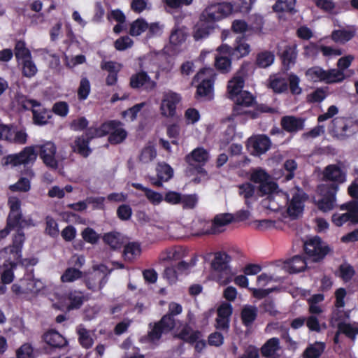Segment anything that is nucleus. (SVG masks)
Segmentation results:
<instances>
[{
	"label": "nucleus",
	"instance_id": "obj_1",
	"mask_svg": "<svg viewBox=\"0 0 358 358\" xmlns=\"http://www.w3.org/2000/svg\"><path fill=\"white\" fill-rule=\"evenodd\" d=\"M303 250L309 259L314 262L322 261L331 252V248L317 236L306 241Z\"/></svg>",
	"mask_w": 358,
	"mask_h": 358
},
{
	"label": "nucleus",
	"instance_id": "obj_2",
	"mask_svg": "<svg viewBox=\"0 0 358 358\" xmlns=\"http://www.w3.org/2000/svg\"><path fill=\"white\" fill-rule=\"evenodd\" d=\"M220 55H227L234 60H238L248 55L251 51L250 45L246 42L243 36H238L233 47L227 44H222L217 48Z\"/></svg>",
	"mask_w": 358,
	"mask_h": 358
},
{
	"label": "nucleus",
	"instance_id": "obj_3",
	"mask_svg": "<svg viewBox=\"0 0 358 358\" xmlns=\"http://www.w3.org/2000/svg\"><path fill=\"white\" fill-rule=\"evenodd\" d=\"M232 10V6L229 3H220L208 6L201 14L200 22H208L213 26L214 24L227 16Z\"/></svg>",
	"mask_w": 358,
	"mask_h": 358
},
{
	"label": "nucleus",
	"instance_id": "obj_4",
	"mask_svg": "<svg viewBox=\"0 0 358 358\" xmlns=\"http://www.w3.org/2000/svg\"><path fill=\"white\" fill-rule=\"evenodd\" d=\"M323 181L329 183H324L319 185L324 188L329 187H336V191L339 189V186L346 181V173L337 164L327 165L322 172Z\"/></svg>",
	"mask_w": 358,
	"mask_h": 358
},
{
	"label": "nucleus",
	"instance_id": "obj_5",
	"mask_svg": "<svg viewBox=\"0 0 358 358\" xmlns=\"http://www.w3.org/2000/svg\"><path fill=\"white\" fill-rule=\"evenodd\" d=\"M149 328L150 330L145 336V339L154 343L159 341L163 334L171 332L175 328V324L170 320L169 316H163L159 321L150 323Z\"/></svg>",
	"mask_w": 358,
	"mask_h": 358
},
{
	"label": "nucleus",
	"instance_id": "obj_6",
	"mask_svg": "<svg viewBox=\"0 0 358 358\" xmlns=\"http://www.w3.org/2000/svg\"><path fill=\"white\" fill-rule=\"evenodd\" d=\"M192 83H199L195 93L196 99L210 101L213 99L214 79L213 78H204V72L200 71L193 78Z\"/></svg>",
	"mask_w": 358,
	"mask_h": 358
},
{
	"label": "nucleus",
	"instance_id": "obj_7",
	"mask_svg": "<svg viewBox=\"0 0 358 358\" xmlns=\"http://www.w3.org/2000/svg\"><path fill=\"white\" fill-rule=\"evenodd\" d=\"M38 153L35 150V147L27 146L18 154L9 155L4 158L3 164L5 165L11 164L14 166L23 164L24 166L32 164L37 158Z\"/></svg>",
	"mask_w": 358,
	"mask_h": 358
},
{
	"label": "nucleus",
	"instance_id": "obj_8",
	"mask_svg": "<svg viewBox=\"0 0 358 358\" xmlns=\"http://www.w3.org/2000/svg\"><path fill=\"white\" fill-rule=\"evenodd\" d=\"M21 205L22 202L19 198L10 196L8 200L10 210L6 220L22 227L34 225L31 219H26L23 217Z\"/></svg>",
	"mask_w": 358,
	"mask_h": 358
},
{
	"label": "nucleus",
	"instance_id": "obj_9",
	"mask_svg": "<svg viewBox=\"0 0 358 358\" xmlns=\"http://www.w3.org/2000/svg\"><path fill=\"white\" fill-rule=\"evenodd\" d=\"M27 226L16 227L15 231L12 235L11 243L4 248L5 252L9 254L13 259H20L22 248L26 241L23 229Z\"/></svg>",
	"mask_w": 358,
	"mask_h": 358
},
{
	"label": "nucleus",
	"instance_id": "obj_10",
	"mask_svg": "<svg viewBox=\"0 0 358 358\" xmlns=\"http://www.w3.org/2000/svg\"><path fill=\"white\" fill-rule=\"evenodd\" d=\"M181 101V96L176 92H169L163 96L160 105V112L162 116L173 117L176 115V108Z\"/></svg>",
	"mask_w": 358,
	"mask_h": 358
},
{
	"label": "nucleus",
	"instance_id": "obj_11",
	"mask_svg": "<svg viewBox=\"0 0 358 358\" xmlns=\"http://www.w3.org/2000/svg\"><path fill=\"white\" fill-rule=\"evenodd\" d=\"M318 189L322 195L321 199L317 202L318 208L322 212H328L334 209L336 206V187H329L324 188L322 187H318Z\"/></svg>",
	"mask_w": 358,
	"mask_h": 358
},
{
	"label": "nucleus",
	"instance_id": "obj_12",
	"mask_svg": "<svg viewBox=\"0 0 358 358\" xmlns=\"http://www.w3.org/2000/svg\"><path fill=\"white\" fill-rule=\"evenodd\" d=\"M57 147L51 141L39 145V155L44 164L52 169H57L59 164L56 159Z\"/></svg>",
	"mask_w": 358,
	"mask_h": 358
},
{
	"label": "nucleus",
	"instance_id": "obj_13",
	"mask_svg": "<svg viewBox=\"0 0 358 358\" xmlns=\"http://www.w3.org/2000/svg\"><path fill=\"white\" fill-rule=\"evenodd\" d=\"M271 145V140L267 136L257 135L248 139L247 147L251 155L260 156L269 150Z\"/></svg>",
	"mask_w": 358,
	"mask_h": 358
},
{
	"label": "nucleus",
	"instance_id": "obj_14",
	"mask_svg": "<svg viewBox=\"0 0 358 358\" xmlns=\"http://www.w3.org/2000/svg\"><path fill=\"white\" fill-rule=\"evenodd\" d=\"M129 85L132 89L138 90L143 88L145 91L149 92L156 87L157 83L150 78L147 72L141 71L130 77Z\"/></svg>",
	"mask_w": 358,
	"mask_h": 358
},
{
	"label": "nucleus",
	"instance_id": "obj_15",
	"mask_svg": "<svg viewBox=\"0 0 358 358\" xmlns=\"http://www.w3.org/2000/svg\"><path fill=\"white\" fill-rule=\"evenodd\" d=\"M248 64V63L244 62L241 65L238 71V74L241 75H237L229 81L227 85V92L229 94V97L231 99H234L236 95L243 92L242 89L243 88L245 83L244 76Z\"/></svg>",
	"mask_w": 358,
	"mask_h": 358
},
{
	"label": "nucleus",
	"instance_id": "obj_16",
	"mask_svg": "<svg viewBox=\"0 0 358 358\" xmlns=\"http://www.w3.org/2000/svg\"><path fill=\"white\" fill-rule=\"evenodd\" d=\"M43 341L51 348L62 349L68 345V341L55 329H50L42 336Z\"/></svg>",
	"mask_w": 358,
	"mask_h": 358
},
{
	"label": "nucleus",
	"instance_id": "obj_17",
	"mask_svg": "<svg viewBox=\"0 0 358 358\" xmlns=\"http://www.w3.org/2000/svg\"><path fill=\"white\" fill-rule=\"evenodd\" d=\"M157 179L152 178V184L156 187H162L164 182H168L173 176V169L168 164L159 163L157 168Z\"/></svg>",
	"mask_w": 358,
	"mask_h": 358
},
{
	"label": "nucleus",
	"instance_id": "obj_18",
	"mask_svg": "<svg viewBox=\"0 0 358 358\" xmlns=\"http://www.w3.org/2000/svg\"><path fill=\"white\" fill-rule=\"evenodd\" d=\"M231 100L234 101L233 113L234 115H241L243 113V112L241 111V107H250L252 106L255 102V97L250 92L243 91Z\"/></svg>",
	"mask_w": 358,
	"mask_h": 358
},
{
	"label": "nucleus",
	"instance_id": "obj_19",
	"mask_svg": "<svg viewBox=\"0 0 358 358\" xmlns=\"http://www.w3.org/2000/svg\"><path fill=\"white\" fill-rule=\"evenodd\" d=\"M108 122H114V128H109L108 130V142L112 145H117L122 143L127 137V131L122 128L123 123L120 120H109Z\"/></svg>",
	"mask_w": 358,
	"mask_h": 358
},
{
	"label": "nucleus",
	"instance_id": "obj_20",
	"mask_svg": "<svg viewBox=\"0 0 358 358\" xmlns=\"http://www.w3.org/2000/svg\"><path fill=\"white\" fill-rule=\"evenodd\" d=\"M231 256L229 255L227 252H217L215 255L214 259L211 263V267L215 271L229 275L231 271L229 263L231 262Z\"/></svg>",
	"mask_w": 358,
	"mask_h": 358
},
{
	"label": "nucleus",
	"instance_id": "obj_21",
	"mask_svg": "<svg viewBox=\"0 0 358 358\" xmlns=\"http://www.w3.org/2000/svg\"><path fill=\"white\" fill-rule=\"evenodd\" d=\"M282 129L288 133H296L304 128V119L292 115L284 116L281 118Z\"/></svg>",
	"mask_w": 358,
	"mask_h": 358
},
{
	"label": "nucleus",
	"instance_id": "obj_22",
	"mask_svg": "<svg viewBox=\"0 0 358 358\" xmlns=\"http://www.w3.org/2000/svg\"><path fill=\"white\" fill-rule=\"evenodd\" d=\"M69 311L80 309L87 300L84 293L79 290H70L65 294Z\"/></svg>",
	"mask_w": 358,
	"mask_h": 358
},
{
	"label": "nucleus",
	"instance_id": "obj_23",
	"mask_svg": "<svg viewBox=\"0 0 358 358\" xmlns=\"http://www.w3.org/2000/svg\"><path fill=\"white\" fill-rule=\"evenodd\" d=\"M101 69L107 71L108 74L106 78V84L108 86L115 85L118 79V73L121 69V65L113 61L104 62L101 64Z\"/></svg>",
	"mask_w": 358,
	"mask_h": 358
},
{
	"label": "nucleus",
	"instance_id": "obj_24",
	"mask_svg": "<svg viewBox=\"0 0 358 358\" xmlns=\"http://www.w3.org/2000/svg\"><path fill=\"white\" fill-rule=\"evenodd\" d=\"M284 267L289 273H298L306 270L307 262L303 256L295 255L285 262Z\"/></svg>",
	"mask_w": 358,
	"mask_h": 358
},
{
	"label": "nucleus",
	"instance_id": "obj_25",
	"mask_svg": "<svg viewBox=\"0 0 358 358\" xmlns=\"http://www.w3.org/2000/svg\"><path fill=\"white\" fill-rule=\"evenodd\" d=\"M114 122H105L101 124L99 127H89L87 128L85 134L83 135L89 141H91L94 138L103 137L108 134L109 128H114Z\"/></svg>",
	"mask_w": 358,
	"mask_h": 358
},
{
	"label": "nucleus",
	"instance_id": "obj_26",
	"mask_svg": "<svg viewBox=\"0 0 358 358\" xmlns=\"http://www.w3.org/2000/svg\"><path fill=\"white\" fill-rule=\"evenodd\" d=\"M208 160V152L203 148H197L193 150L185 157V162L189 166H194V163L204 165Z\"/></svg>",
	"mask_w": 358,
	"mask_h": 358
},
{
	"label": "nucleus",
	"instance_id": "obj_27",
	"mask_svg": "<svg viewBox=\"0 0 358 358\" xmlns=\"http://www.w3.org/2000/svg\"><path fill=\"white\" fill-rule=\"evenodd\" d=\"M33 122L36 125L42 126L48 122L52 117L50 112L40 102V106L32 108Z\"/></svg>",
	"mask_w": 358,
	"mask_h": 358
},
{
	"label": "nucleus",
	"instance_id": "obj_28",
	"mask_svg": "<svg viewBox=\"0 0 358 358\" xmlns=\"http://www.w3.org/2000/svg\"><path fill=\"white\" fill-rule=\"evenodd\" d=\"M258 315V309L255 306H245L241 312L242 324L245 327H250Z\"/></svg>",
	"mask_w": 358,
	"mask_h": 358
},
{
	"label": "nucleus",
	"instance_id": "obj_29",
	"mask_svg": "<svg viewBox=\"0 0 358 358\" xmlns=\"http://www.w3.org/2000/svg\"><path fill=\"white\" fill-rule=\"evenodd\" d=\"M90 141L86 139L84 136H78L72 146L73 151L83 157L87 158L92 152L90 148Z\"/></svg>",
	"mask_w": 358,
	"mask_h": 358
},
{
	"label": "nucleus",
	"instance_id": "obj_30",
	"mask_svg": "<svg viewBox=\"0 0 358 358\" xmlns=\"http://www.w3.org/2000/svg\"><path fill=\"white\" fill-rule=\"evenodd\" d=\"M235 220V217L231 213H222L217 215L212 222V227L209 233L215 234L221 231L220 227H224Z\"/></svg>",
	"mask_w": 358,
	"mask_h": 358
},
{
	"label": "nucleus",
	"instance_id": "obj_31",
	"mask_svg": "<svg viewBox=\"0 0 358 358\" xmlns=\"http://www.w3.org/2000/svg\"><path fill=\"white\" fill-rule=\"evenodd\" d=\"M141 254V246L138 242H129L124 247L122 256L127 262H132Z\"/></svg>",
	"mask_w": 358,
	"mask_h": 358
},
{
	"label": "nucleus",
	"instance_id": "obj_32",
	"mask_svg": "<svg viewBox=\"0 0 358 358\" xmlns=\"http://www.w3.org/2000/svg\"><path fill=\"white\" fill-rule=\"evenodd\" d=\"M303 196L299 193H295L289 202L287 213L291 217H298L303 210Z\"/></svg>",
	"mask_w": 358,
	"mask_h": 358
},
{
	"label": "nucleus",
	"instance_id": "obj_33",
	"mask_svg": "<svg viewBox=\"0 0 358 358\" xmlns=\"http://www.w3.org/2000/svg\"><path fill=\"white\" fill-rule=\"evenodd\" d=\"M325 343L323 342H315L310 344L303 351V358H319L325 350Z\"/></svg>",
	"mask_w": 358,
	"mask_h": 358
},
{
	"label": "nucleus",
	"instance_id": "obj_34",
	"mask_svg": "<svg viewBox=\"0 0 358 358\" xmlns=\"http://www.w3.org/2000/svg\"><path fill=\"white\" fill-rule=\"evenodd\" d=\"M17 263L15 261L6 260L3 264V272L1 275V280L3 283L10 284L14 279V270L16 268Z\"/></svg>",
	"mask_w": 358,
	"mask_h": 358
},
{
	"label": "nucleus",
	"instance_id": "obj_35",
	"mask_svg": "<svg viewBox=\"0 0 358 358\" xmlns=\"http://www.w3.org/2000/svg\"><path fill=\"white\" fill-rule=\"evenodd\" d=\"M280 349V341L273 337L268 339L261 348V353L264 357H272Z\"/></svg>",
	"mask_w": 358,
	"mask_h": 358
},
{
	"label": "nucleus",
	"instance_id": "obj_36",
	"mask_svg": "<svg viewBox=\"0 0 358 358\" xmlns=\"http://www.w3.org/2000/svg\"><path fill=\"white\" fill-rule=\"evenodd\" d=\"M199 336L200 331H193L189 326L186 325L181 329L177 337L186 343L193 344L197 341Z\"/></svg>",
	"mask_w": 358,
	"mask_h": 358
},
{
	"label": "nucleus",
	"instance_id": "obj_37",
	"mask_svg": "<svg viewBox=\"0 0 358 358\" xmlns=\"http://www.w3.org/2000/svg\"><path fill=\"white\" fill-rule=\"evenodd\" d=\"M15 101L18 106L22 110H32V108L40 106V102L36 99H29L27 96L22 94H17L15 96Z\"/></svg>",
	"mask_w": 358,
	"mask_h": 358
},
{
	"label": "nucleus",
	"instance_id": "obj_38",
	"mask_svg": "<svg viewBox=\"0 0 358 358\" xmlns=\"http://www.w3.org/2000/svg\"><path fill=\"white\" fill-rule=\"evenodd\" d=\"M355 36V30L336 29L331 32V39L336 43H345Z\"/></svg>",
	"mask_w": 358,
	"mask_h": 358
},
{
	"label": "nucleus",
	"instance_id": "obj_39",
	"mask_svg": "<svg viewBox=\"0 0 358 358\" xmlns=\"http://www.w3.org/2000/svg\"><path fill=\"white\" fill-rule=\"evenodd\" d=\"M331 128L334 132L341 136H349V134H347L349 126L345 117H337L334 118L331 121Z\"/></svg>",
	"mask_w": 358,
	"mask_h": 358
},
{
	"label": "nucleus",
	"instance_id": "obj_40",
	"mask_svg": "<svg viewBox=\"0 0 358 358\" xmlns=\"http://www.w3.org/2000/svg\"><path fill=\"white\" fill-rule=\"evenodd\" d=\"M14 54L18 63L27 59H31V53L23 41L20 40L15 43Z\"/></svg>",
	"mask_w": 358,
	"mask_h": 358
},
{
	"label": "nucleus",
	"instance_id": "obj_41",
	"mask_svg": "<svg viewBox=\"0 0 358 358\" xmlns=\"http://www.w3.org/2000/svg\"><path fill=\"white\" fill-rule=\"evenodd\" d=\"M324 69L319 66H314L306 71L305 76L309 81L313 83L324 82Z\"/></svg>",
	"mask_w": 358,
	"mask_h": 358
},
{
	"label": "nucleus",
	"instance_id": "obj_42",
	"mask_svg": "<svg viewBox=\"0 0 358 358\" xmlns=\"http://www.w3.org/2000/svg\"><path fill=\"white\" fill-rule=\"evenodd\" d=\"M324 73V83L327 84L341 83L345 78L344 72L338 69L325 70Z\"/></svg>",
	"mask_w": 358,
	"mask_h": 358
},
{
	"label": "nucleus",
	"instance_id": "obj_43",
	"mask_svg": "<svg viewBox=\"0 0 358 358\" xmlns=\"http://www.w3.org/2000/svg\"><path fill=\"white\" fill-rule=\"evenodd\" d=\"M187 38V34L182 29L176 26L172 29L170 36L169 43L173 46H180Z\"/></svg>",
	"mask_w": 358,
	"mask_h": 358
},
{
	"label": "nucleus",
	"instance_id": "obj_44",
	"mask_svg": "<svg viewBox=\"0 0 358 358\" xmlns=\"http://www.w3.org/2000/svg\"><path fill=\"white\" fill-rule=\"evenodd\" d=\"M103 241L108 245L113 250L120 248L122 241L120 239V234L116 231H111L105 234L102 237Z\"/></svg>",
	"mask_w": 358,
	"mask_h": 358
},
{
	"label": "nucleus",
	"instance_id": "obj_45",
	"mask_svg": "<svg viewBox=\"0 0 358 358\" xmlns=\"http://www.w3.org/2000/svg\"><path fill=\"white\" fill-rule=\"evenodd\" d=\"M274 58L271 52L265 50L257 55L255 64L259 68H266L273 64Z\"/></svg>",
	"mask_w": 358,
	"mask_h": 358
},
{
	"label": "nucleus",
	"instance_id": "obj_46",
	"mask_svg": "<svg viewBox=\"0 0 358 358\" xmlns=\"http://www.w3.org/2000/svg\"><path fill=\"white\" fill-rule=\"evenodd\" d=\"M148 28V23L143 18H138L130 24L129 34L132 36H140Z\"/></svg>",
	"mask_w": 358,
	"mask_h": 358
},
{
	"label": "nucleus",
	"instance_id": "obj_47",
	"mask_svg": "<svg viewBox=\"0 0 358 358\" xmlns=\"http://www.w3.org/2000/svg\"><path fill=\"white\" fill-rule=\"evenodd\" d=\"M296 2V0H277L273 6V10L277 13H292L294 11Z\"/></svg>",
	"mask_w": 358,
	"mask_h": 358
},
{
	"label": "nucleus",
	"instance_id": "obj_48",
	"mask_svg": "<svg viewBox=\"0 0 358 358\" xmlns=\"http://www.w3.org/2000/svg\"><path fill=\"white\" fill-rule=\"evenodd\" d=\"M78 342L80 345L85 348H90L94 344V340L90 336V331L85 327L78 329Z\"/></svg>",
	"mask_w": 358,
	"mask_h": 358
},
{
	"label": "nucleus",
	"instance_id": "obj_49",
	"mask_svg": "<svg viewBox=\"0 0 358 358\" xmlns=\"http://www.w3.org/2000/svg\"><path fill=\"white\" fill-rule=\"evenodd\" d=\"M26 280L25 285L27 294H36L39 293L43 288L44 285L40 280L32 278H24Z\"/></svg>",
	"mask_w": 358,
	"mask_h": 358
},
{
	"label": "nucleus",
	"instance_id": "obj_50",
	"mask_svg": "<svg viewBox=\"0 0 358 358\" xmlns=\"http://www.w3.org/2000/svg\"><path fill=\"white\" fill-rule=\"evenodd\" d=\"M269 87L275 93L286 92L288 90L287 80L282 77H278L271 80Z\"/></svg>",
	"mask_w": 358,
	"mask_h": 358
},
{
	"label": "nucleus",
	"instance_id": "obj_51",
	"mask_svg": "<svg viewBox=\"0 0 358 358\" xmlns=\"http://www.w3.org/2000/svg\"><path fill=\"white\" fill-rule=\"evenodd\" d=\"M331 222L336 227H341L347 222H350L352 224H358V220L352 217L351 215L347 212L343 214L334 213L331 217Z\"/></svg>",
	"mask_w": 358,
	"mask_h": 358
},
{
	"label": "nucleus",
	"instance_id": "obj_52",
	"mask_svg": "<svg viewBox=\"0 0 358 358\" xmlns=\"http://www.w3.org/2000/svg\"><path fill=\"white\" fill-rule=\"evenodd\" d=\"M231 60L233 59L227 55H221L220 57H216L215 65L222 73H228L231 68Z\"/></svg>",
	"mask_w": 358,
	"mask_h": 358
},
{
	"label": "nucleus",
	"instance_id": "obj_53",
	"mask_svg": "<svg viewBox=\"0 0 358 358\" xmlns=\"http://www.w3.org/2000/svg\"><path fill=\"white\" fill-rule=\"evenodd\" d=\"M166 257L163 259L167 261H177L180 260L185 256L184 250L179 246H174L167 248L165 251Z\"/></svg>",
	"mask_w": 358,
	"mask_h": 358
},
{
	"label": "nucleus",
	"instance_id": "obj_54",
	"mask_svg": "<svg viewBox=\"0 0 358 358\" xmlns=\"http://www.w3.org/2000/svg\"><path fill=\"white\" fill-rule=\"evenodd\" d=\"M213 29L214 26L212 24L208 22H201L200 24L194 31V38L195 40L206 38Z\"/></svg>",
	"mask_w": 358,
	"mask_h": 358
},
{
	"label": "nucleus",
	"instance_id": "obj_55",
	"mask_svg": "<svg viewBox=\"0 0 358 358\" xmlns=\"http://www.w3.org/2000/svg\"><path fill=\"white\" fill-rule=\"evenodd\" d=\"M22 64V75L27 78L34 76L37 73V67L31 59H27L20 62Z\"/></svg>",
	"mask_w": 358,
	"mask_h": 358
},
{
	"label": "nucleus",
	"instance_id": "obj_56",
	"mask_svg": "<svg viewBox=\"0 0 358 358\" xmlns=\"http://www.w3.org/2000/svg\"><path fill=\"white\" fill-rule=\"evenodd\" d=\"M91 91V86L89 80L86 78H82L78 89V98L80 101L87 99Z\"/></svg>",
	"mask_w": 358,
	"mask_h": 358
},
{
	"label": "nucleus",
	"instance_id": "obj_57",
	"mask_svg": "<svg viewBox=\"0 0 358 358\" xmlns=\"http://www.w3.org/2000/svg\"><path fill=\"white\" fill-rule=\"evenodd\" d=\"M45 232L52 238H55L59 235L58 224L52 216L48 215L45 217Z\"/></svg>",
	"mask_w": 358,
	"mask_h": 358
},
{
	"label": "nucleus",
	"instance_id": "obj_58",
	"mask_svg": "<svg viewBox=\"0 0 358 358\" xmlns=\"http://www.w3.org/2000/svg\"><path fill=\"white\" fill-rule=\"evenodd\" d=\"M82 277V271L76 268H68L61 276L63 282H71Z\"/></svg>",
	"mask_w": 358,
	"mask_h": 358
},
{
	"label": "nucleus",
	"instance_id": "obj_59",
	"mask_svg": "<svg viewBox=\"0 0 358 358\" xmlns=\"http://www.w3.org/2000/svg\"><path fill=\"white\" fill-rule=\"evenodd\" d=\"M281 58L285 66L289 67L290 64H294L296 59V52L294 48L287 46L282 53Z\"/></svg>",
	"mask_w": 358,
	"mask_h": 358
},
{
	"label": "nucleus",
	"instance_id": "obj_60",
	"mask_svg": "<svg viewBox=\"0 0 358 358\" xmlns=\"http://www.w3.org/2000/svg\"><path fill=\"white\" fill-rule=\"evenodd\" d=\"M337 328L339 332L351 339H354L356 335L358 334V328L352 327L349 323L341 322L338 324Z\"/></svg>",
	"mask_w": 358,
	"mask_h": 358
},
{
	"label": "nucleus",
	"instance_id": "obj_61",
	"mask_svg": "<svg viewBox=\"0 0 358 358\" xmlns=\"http://www.w3.org/2000/svg\"><path fill=\"white\" fill-rule=\"evenodd\" d=\"M321 52V45L314 42H310L303 46V55L305 57L316 59Z\"/></svg>",
	"mask_w": 358,
	"mask_h": 358
},
{
	"label": "nucleus",
	"instance_id": "obj_62",
	"mask_svg": "<svg viewBox=\"0 0 358 358\" xmlns=\"http://www.w3.org/2000/svg\"><path fill=\"white\" fill-rule=\"evenodd\" d=\"M288 87L290 92L294 95H299L302 92V89L299 86L300 79L294 73H290L288 76Z\"/></svg>",
	"mask_w": 358,
	"mask_h": 358
},
{
	"label": "nucleus",
	"instance_id": "obj_63",
	"mask_svg": "<svg viewBox=\"0 0 358 358\" xmlns=\"http://www.w3.org/2000/svg\"><path fill=\"white\" fill-rule=\"evenodd\" d=\"M157 156L156 149L153 146L145 147L139 156V160L143 163H148Z\"/></svg>",
	"mask_w": 358,
	"mask_h": 358
},
{
	"label": "nucleus",
	"instance_id": "obj_64",
	"mask_svg": "<svg viewBox=\"0 0 358 358\" xmlns=\"http://www.w3.org/2000/svg\"><path fill=\"white\" fill-rule=\"evenodd\" d=\"M17 358H35L34 348L30 343H24L16 351Z\"/></svg>",
	"mask_w": 358,
	"mask_h": 358
}]
</instances>
